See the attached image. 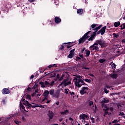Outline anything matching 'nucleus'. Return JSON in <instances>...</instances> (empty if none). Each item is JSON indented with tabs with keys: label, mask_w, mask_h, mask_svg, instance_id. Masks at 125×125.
I'll return each instance as SVG.
<instances>
[{
	"label": "nucleus",
	"mask_w": 125,
	"mask_h": 125,
	"mask_svg": "<svg viewBox=\"0 0 125 125\" xmlns=\"http://www.w3.org/2000/svg\"><path fill=\"white\" fill-rule=\"evenodd\" d=\"M118 108H120V107H122V105L121 104H118Z\"/></svg>",
	"instance_id": "obj_55"
},
{
	"label": "nucleus",
	"mask_w": 125,
	"mask_h": 125,
	"mask_svg": "<svg viewBox=\"0 0 125 125\" xmlns=\"http://www.w3.org/2000/svg\"><path fill=\"white\" fill-rule=\"evenodd\" d=\"M22 104H23V105H25L26 108H31V106H32V104H29V102L26 101V100H25L24 99H21L20 104V109H23V110H24V111H25L26 112H27V111L25 110V106H23Z\"/></svg>",
	"instance_id": "obj_4"
},
{
	"label": "nucleus",
	"mask_w": 125,
	"mask_h": 125,
	"mask_svg": "<svg viewBox=\"0 0 125 125\" xmlns=\"http://www.w3.org/2000/svg\"><path fill=\"white\" fill-rule=\"evenodd\" d=\"M73 77H74L73 82L75 83L76 86L81 87L83 85V83L84 79L80 75H74Z\"/></svg>",
	"instance_id": "obj_3"
},
{
	"label": "nucleus",
	"mask_w": 125,
	"mask_h": 125,
	"mask_svg": "<svg viewBox=\"0 0 125 125\" xmlns=\"http://www.w3.org/2000/svg\"><path fill=\"white\" fill-rule=\"evenodd\" d=\"M110 110L111 112H113V107H110Z\"/></svg>",
	"instance_id": "obj_51"
},
{
	"label": "nucleus",
	"mask_w": 125,
	"mask_h": 125,
	"mask_svg": "<svg viewBox=\"0 0 125 125\" xmlns=\"http://www.w3.org/2000/svg\"><path fill=\"white\" fill-rule=\"evenodd\" d=\"M89 49L91 50V51H93V50H98V49H99V47H98V43H95L93 45L90 46Z\"/></svg>",
	"instance_id": "obj_7"
},
{
	"label": "nucleus",
	"mask_w": 125,
	"mask_h": 125,
	"mask_svg": "<svg viewBox=\"0 0 125 125\" xmlns=\"http://www.w3.org/2000/svg\"><path fill=\"white\" fill-rule=\"evenodd\" d=\"M123 19H124V20H125V16L124 17H123Z\"/></svg>",
	"instance_id": "obj_58"
},
{
	"label": "nucleus",
	"mask_w": 125,
	"mask_h": 125,
	"mask_svg": "<svg viewBox=\"0 0 125 125\" xmlns=\"http://www.w3.org/2000/svg\"><path fill=\"white\" fill-rule=\"evenodd\" d=\"M38 93V91H36L32 94V96H36V97H40L41 96V94H37Z\"/></svg>",
	"instance_id": "obj_14"
},
{
	"label": "nucleus",
	"mask_w": 125,
	"mask_h": 125,
	"mask_svg": "<svg viewBox=\"0 0 125 125\" xmlns=\"http://www.w3.org/2000/svg\"><path fill=\"white\" fill-rule=\"evenodd\" d=\"M121 27L122 28V30H124V29H125V23H123L122 25H121Z\"/></svg>",
	"instance_id": "obj_35"
},
{
	"label": "nucleus",
	"mask_w": 125,
	"mask_h": 125,
	"mask_svg": "<svg viewBox=\"0 0 125 125\" xmlns=\"http://www.w3.org/2000/svg\"><path fill=\"white\" fill-rule=\"evenodd\" d=\"M22 121H26V119H25V118L24 117V116L22 117Z\"/></svg>",
	"instance_id": "obj_46"
},
{
	"label": "nucleus",
	"mask_w": 125,
	"mask_h": 125,
	"mask_svg": "<svg viewBox=\"0 0 125 125\" xmlns=\"http://www.w3.org/2000/svg\"><path fill=\"white\" fill-rule=\"evenodd\" d=\"M39 108H44V105H41V106L39 107Z\"/></svg>",
	"instance_id": "obj_52"
},
{
	"label": "nucleus",
	"mask_w": 125,
	"mask_h": 125,
	"mask_svg": "<svg viewBox=\"0 0 125 125\" xmlns=\"http://www.w3.org/2000/svg\"><path fill=\"white\" fill-rule=\"evenodd\" d=\"M2 93L3 94H8L9 93H10V90L7 88H4L2 90Z\"/></svg>",
	"instance_id": "obj_13"
},
{
	"label": "nucleus",
	"mask_w": 125,
	"mask_h": 125,
	"mask_svg": "<svg viewBox=\"0 0 125 125\" xmlns=\"http://www.w3.org/2000/svg\"><path fill=\"white\" fill-rule=\"evenodd\" d=\"M115 125H121V124H115Z\"/></svg>",
	"instance_id": "obj_61"
},
{
	"label": "nucleus",
	"mask_w": 125,
	"mask_h": 125,
	"mask_svg": "<svg viewBox=\"0 0 125 125\" xmlns=\"http://www.w3.org/2000/svg\"><path fill=\"white\" fill-rule=\"evenodd\" d=\"M117 74H113L111 76V78H112V79H117Z\"/></svg>",
	"instance_id": "obj_32"
},
{
	"label": "nucleus",
	"mask_w": 125,
	"mask_h": 125,
	"mask_svg": "<svg viewBox=\"0 0 125 125\" xmlns=\"http://www.w3.org/2000/svg\"><path fill=\"white\" fill-rule=\"evenodd\" d=\"M28 1H29V2H34V1H35V0H28Z\"/></svg>",
	"instance_id": "obj_43"
},
{
	"label": "nucleus",
	"mask_w": 125,
	"mask_h": 125,
	"mask_svg": "<svg viewBox=\"0 0 125 125\" xmlns=\"http://www.w3.org/2000/svg\"><path fill=\"white\" fill-rule=\"evenodd\" d=\"M99 34H101V32H100V30H99L98 32H97V34L99 35Z\"/></svg>",
	"instance_id": "obj_50"
},
{
	"label": "nucleus",
	"mask_w": 125,
	"mask_h": 125,
	"mask_svg": "<svg viewBox=\"0 0 125 125\" xmlns=\"http://www.w3.org/2000/svg\"><path fill=\"white\" fill-rule=\"evenodd\" d=\"M79 119L80 120H83V121H84V120H88L89 117L84 114H82L80 115Z\"/></svg>",
	"instance_id": "obj_9"
},
{
	"label": "nucleus",
	"mask_w": 125,
	"mask_h": 125,
	"mask_svg": "<svg viewBox=\"0 0 125 125\" xmlns=\"http://www.w3.org/2000/svg\"><path fill=\"white\" fill-rule=\"evenodd\" d=\"M113 36L114 37H115V38H118V37H119V35L116 34L115 33H113Z\"/></svg>",
	"instance_id": "obj_37"
},
{
	"label": "nucleus",
	"mask_w": 125,
	"mask_h": 125,
	"mask_svg": "<svg viewBox=\"0 0 125 125\" xmlns=\"http://www.w3.org/2000/svg\"><path fill=\"white\" fill-rule=\"evenodd\" d=\"M14 123L18 125H19L20 124H21V122L18 121V120H14Z\"/></svg>",
	"instance_id": "obj_26"
},
{
	"label": "nucleus",
	"mask_w": 125,
	"mask_h": 125,
	"mask_svg": "<svg viewBox=\"0 0 125 125\" xmlns=\"http://www.w3.org/2000/svg\"><path fill=\"white\" fill-rule=\"evenodd\" d=\"M106 28L107 27H106V26H104V27H103L101 29V30H100L101 32V35H104V34H105V32H106Z\"/></svg>",
	"instance_id": "obj_12"
},
{
	"label": "nucleus",
	"mask_w": 125,
	"mask_h": 125,
	"mask_svg": "<svg viewBox=\"0 0 125 125\" xmlns=\"http://www.w3.org/2000/svg\"><path fill=\"white\" fill-rule=\"evenodd\" d=\"M47 99V97H45L44 99L42 100V101H44V100H46Z\"/></svg>",
	"instance_id": "obj_42"
},
{
	"label": "nucleus",
	"mask_w": 125,
	"mask_h": 125,
	"mask_svg": "<svg viewBox=\"0 0 125 125\" xmlns=\"http://www.w3.org/2000/svg\"><path fill=\"white\" fill-rule=\"evenodd\" d=\"M89 76H90L91 77H94V75H93L92 74H89Z\"/></svg>",
	"instance_id": "obj_49"
},
{
	"label": "nucleus",
	"mask_w": 125,
	"mask_h": 125,
	"mask_svg": "<svg viewBox=\"0 0 125 125\" xmlns=\"http://www.w3.org/2000/svg\"><path fill=\"white\" fill-rule=\"evenodd\" d=\"M58 76H59V74H58V75H57V77H58Z\"/></svg>",
	"instance_id": "obj_63"
},
{
	"label": "nucleus",
	"mask_w": 125,
	"mask_h": 125,
	"mask_svg": "<svg viewBox=\"0 0 125 125\" xmlns=\"http://www.w3.org/2000/svg\"><path fill=\"white\" fill-rule=\"evenodd\" d=\"M105 61H106V60H105L104 59H102L99 60V62L100 63H104V62H105Z\"/></svg>",
	"instance_id": "obj_30"
},
{
	"label": "nucleus",
	"mask_w": 125,
	"mask_h": 125,
	"mask_svg": "<svg viewBox=\"0 0 125 125\" xmlns=\"http://www.w3.org/2000/svg\"><path fill=\"white\" fill-rule=\"evenodd\" d=\"M62 121H63V119L61 118L60 119V122H62Z\"/></svg>",
	"instance_id": "obj_56"
},
{
	"label": "nucleus",
	"mask_w": 125,
	"mask_h": 125,
	"mask_svg": "<svg viewBox=\"0 0 125 125\" xmlns=\"http://www.w3.org/2000/svg\"><path fill=\"white\" fill-rule=\"evenodd\" d=\"M32 104H34V105H31V107H32V108H37L38 107H41L42 106V105L41 104H34V103H32Z\"/></svg>",
	"instance_id": "obj_16"
},
{
	"label": "nucleus",
	"mask_w": 125,
	"mask_h": 125,
	"mask_svg": "<svg viewBox=\"0 0 125 125\" xmlns=\"http://www.w3.org/2000/svg\"><path fill=\"white\" fill-rule=\"evenodd\" d=\"M78 59H80V58L78 57Z\"/></svg>",
	"instance_id": "obj_64"
},
{
	"label": "nucleus",
	"mask_w": 125,
	"mask_h": 125,
	"mask_svg": "<svg viewBox=\"0 0 125 125\" xmlns=\"http://www.w3.org/2000/svg\"><path fill=\"white\" fill-rule=\"evenodd\" d=\"M67 113H68V110H65L64 111L61 112V114L62 115H66V114H67Z\"/></svg>",
	"instance_id": "obj_28"
},
{
	"label": "nucleus",
	"mask_w": 125,
	"mask_h": 125,
	"mask_svg": "<svg viewBox=\"0 0 125 125\" xmlns=\"http://www.w3.org/2000/svg\"><path fill=\"white\" fill-rule=\"evenodd\" d=\"M26 99H27V100H31V95H26Z\"/></svg>",
	"instance_id": "obj_33"
},
{
	"label": "nucleus",
	"mask_w": 125,
	"mask_h": 125,
	"mask_svg": "<svg viewBox=\"0 0 125 125\" xmlns=\"http://www.w3.org/2000/svg\"><path fill=\"white\" fill-rule=\"evenodd\" d=\"M87 104L88 105H89V106H91V105H93V102L90 101H88L87 102Z\"/></svg>",
	"instance_id": "obj_23"
},
{
	"label": "nucleus",
	"mask_w": 125,
	"mask_h": 125,
	"mask_svg": "<svg viewBox=\"0 0 125 125\" xmlns=\"http://www.w3.org/2000/svg\"><path fill=\"white\" fill-rule=\"evenodd\" d=\"M13 117H15L14 115H10V117H8V119H10V118H13Z\"/></svg>",
	"instance_id": "obj_40"
},
{
	"label": "nucleus",
	"mask_w": 125,
	"mask_h": 125,
	"mask_svg": "<svg viewBox=\"0 0 125 125\" xmlns=\"http://www.w3.org/2000/svg\"><path fill=\"white\" fill-rule=\"evenodd\" d=\"M83 12V9H80L77 10V14H79V15H82Z\"/></svg>",
	"instance_id": "obj_17"
},
{
	"label": "nucleus",
	"mask_w": 125,
	"mask_h": 125,
	"mask_svg": "<svg viewBox=\"0 0 125 125\" xmlns=\"http://www.w3.org/2000/svg\"><path fill=\"white\" fill-rule=\"evenodd\" d=\"M48 94H49V91L47 90H45L43 93V95L45 97H47V96H48Z\"/></svg>",
	"instance_id": "obj_19"
},
{
	"label": "nucleus",
	"mask_w": 125,
	"mask_h": 125,
	"mask_svg": "<svg viewBox=\"0 0 125 125\" xmlns=\"http://www.w3.org/2000/svg\"><path fill=\"white\" fill-rule=\"evenodd\" d=\"M109 103V100L108 99H104V100L102 101V103L103 104H104V103Z\"/></svg>",
	"instance_id": "obj_20"
},
{
	"label": "nucleus",
	"mask_w": 125,
	"mask_h": 125,
	"mask_svg": "<svg viewBox=\"0 0 125 125\" xmlns=\"http://www.w3.org/2000/svg\"><path fill=\"white\" fill-rule=\"evenodd\" d=\"M89 90V88H88V87H82L80 91V93L81 95H83V94H85Z\"/></svg>",
	"instance_id": "obj_6"
},
{
	"label": "nucleus",
	"mask_w": 125,
	"mask_h": 125,
	"mask_svg": "<svg viewBox=\"0 0 125 125\" xmlns=\"http://www.w3.org/2000/svg\"><path fill=\"white\" fill-rule=\"evenodd\" d=\"M52 67H56V64H54L50 65L48 66L49 69H51Z\"/></svg>",
	"instance_id": "obj_31"
},
{
	"label": "nucleus",
	"mask_w": 125,
	"mask_h": 125,
	"mask_svg": "<svg viewBox=\"0 0 125 125\" xmlns=\"http://www.w3.org/2000/svg\"><path fill=\"white\" fill-rule=\"evenodd\" d=\"M91 119L92 122L93 123L94 122V118H91Z\"/></svg>",
	"instance_id": "obj_47"
},
{
	"label": "nucleus",
	"mask_w": 125,
	"mask_h": 125,
	"mask_svg": "<svg viewBox=\"0 0 125 125\" xmlns=\"http://www.w3.org/2000/svg\"><path fill=\"white\" fill-rule=\"evenodd\" d=\"M84 81H85L86 83H91V80L90 79H86L84 80Z\"/></svg>",
	"instance_id": "obj_34"
},
{
	"label": "nucleus",
	"mask_w": 125,
	"mask_h": 125,
	"mask_svg": "<svg viewBox=\"0 0 125 125\" xmlns=\"http://www.w3.org/2000/svg\"><path fill=\"white\" fill-rule=\"evenodd\" d=\"M69 120H70V121H72V122H73V118H69Z\"/></svg>",
	"instance_id": "obj_53"
},
{
	"label": "nucleus",
	"mask_w": 125,
	"mask_h": 125,
	"mask_svg": "<svg viewBox=\"0 0 125 125\" xmlns=\"http://www.w3.org/2000/svg\"><path fill=\"white\" fill-rule=\"evenodd\" d=\"M65 122H66V123H67L68 122V120L66 119Z\"/></svg>",
	"instance_id": "obj_60"
},
{
	"label": "nucleus",
	"mask_w": 125,
	"mask_h": 125,
	"mask_svg": "<svg viewBox=\"0 0 125 125\" xmlns=\"http://www.w3.org/2000/svg\"><path fill=\"white\" fill-rule=\"evenodd\" d=\"M74 52H75V49H73L70 51V54L68 56V58H73L74 55H75V53Z\"/></svg>",
	"instance_id": "obj_11"
},
{
	"label": "nucleus",
	"mask_w": 125,
	"mask_h": 125,
	"mask_svg": "<svg viewBox=\"0 0 125 125\" xmlns=\"http://www.w3.org/2000/svg\"><path fill=\"white\" fill-rule=\"evenodd\" d=\"M46 103H50V101H47Z\"/></svg>",
	"instance_id": "obj_57"
},
{
	"label": "nucleus",
	"mask_w": 125,
	"mask_h": 125,
	"mask_svg": "<svg viewBox=\"0 0 125 125\" xmlns=\"http://www.w3.org/2000/svg\"><path fill=\"white\" fill-rule=\"evenodd\" d=\"M84 69H85V70H89V68L87 67H84Z\"/></svg>",
	"instance_id": "obj_54"
},
{
	"label": "nucleus",
	"mask_w": 125,
	"mask_h": 125,
	"mask_svg": "<svg viewBox=\"0 0 125 125\" xmlns=\"http://www.w3.org/2000/svg\"><path fill=\"white\" fill-rule=\"evenodd\" d=\"M49 117L50 119H52L53 118V112L50 110L49 111L48 114Z\"/></svg>",
	"instance_id": "obj_18"
},
{
	"label": "nucleus",
	"mask_w": 125,
	"mask_h": 125,
	"mask_svg": "<svg viewBox=\"0 0 125 125\" xmlns=\"http://www.w3.org/2000/svg\"><path fill=\"white\" fill-rule=\"evenodd\" d=\"M2 104H5V100H3L2 101Z\"/></svg>",
	"instance_id": "obj_44"
},
{
	"label": "nucleus",
	"mask_w": 125,
	"mask_h": 125,
	"mask_svg": "<svg viewBox=\"0 0 125 125\" xmlns=\"http://www.w3.org/2000/svg\"><path fill=\"white\" fill-rule=\"evenodd\" d=\"M90 32H91V31H89L86 34H85L84 36L82 37V38H80L79 39V43H83V42H85V41H86V40H87V39L89 38V36H88V34H89Z\"/></svg>",
	"instance_id": "obj_5"
},
{
	"label": "nucleus",
	"mask_w": 125,
	"mask_h": 125,
	"mask_svg": "<svg viewBox=\"0 0 125 125\" xmlns=\"http://www.w3.org/2000/svg\"><path fill=\"white\" fill-rule=\"evenodd\" d=\"M119 121L118 120H115L112 121V124H116V123H118Z\"/></svg>",
	"instance_id": "obj_36"
},
{
	"label": "nucleus",
	"mask_w": 125,
	"mask_h": 125,
	"mask_svg": "<svg viewBox=\"0 0 125 125\" xmlns=\"http://www.w3.org/2000/svg\"><path fill=\"white\" fill-rule=\"evenodd\" d=\"M40 84H41L42 87H45V85L44 84V83H43V82H40Z\"/></svg>",
	"instance_id": "obj_27"
},
{
	"label": "nucleus",
	"mask_w": 125,
	"mask_h": 125,
	"mask_svg": "<svg viewBox=\"0 0 125 125\" xmlns=\"http://www.w3.org/2000/svg\"><path fill=\"white\" fill-rule=\"evenodd\" d=\"M112 68H116V64H115V63H113L112 64Z\"/></svg>",
	"instance_id": "obj_39"
},
{
	"label": "nucleus",
	"mask_w": 125,
	"mask_h": 125,
	"mask_svg": "<svg viewBox=\"0 0 125 125\" xmlns=\"http://www.w3.org/2000/svg\"><path fill=\"white\" fill-rule=\"evenodd\" d=\"M2 120V118H0V121Z\"/></svg>",
	"instance_id": "obj_59"
},
{
	"label": "nucleus",
	"mask_w": 125,
	"mask_h": 125,
	"mask_svg": "<svg viewBox=\"0 0 125 125\" xmlns=\"http://www.w3.org/2000/svg\"><path fill=\"white\" fill-rule=\"evenodd\" d=\"M85 54H86V56H89V54H90V51L86 50L85 51Z\"/></svg>",
	"instance_id": "obj_25"
},
{
	"label": "nucleus",
	"mask_w": 125,
	"mask_h": 125,
	"mask_svg": "<svg viewBox=\"0 0 125 125\" xmlns=\"http://www.w3.org/2000/svg\"><path fill=\"white\" fill-rule=\"evenodd\" d=\"M64 48V46L63 45H62L61 47L59 48V49L62 50Z\"/></svg>",
	"instance_id": "obj_38"
},
{
	"label": "nucleus",
	"mask_w": 125,
	"mask_h": 125,
	"mask_svg": "<svg viewBox=\"0 0 125 125\" xmlns=\"http://www.w3.org/2000/svg\"><path fill=\"white\" fill-rule=\"evenodd\" d=\"M103 108H104V111L105 115H109V112H108L107 111L110 108L105 104H103Z\"/></svg>",
	"instance_id": "obj_10"
},
{
	"label": "nucleus",
	"mask_w": 125,
	"mask_h": 125,
	"mask_svg": "<svg viewBox=\"0 0 125 125\" xmlns=\"http://www.w3.org/2000/svg\"><path fill=\"white\" fill-rule=\"evenodd\" d=\"M56 105H59V101L56 102Z\"/></svg>",
	"instance_id": "obj_48"
},
{
	"label": "nucleus",
	"mask_w": 125,
	"mask_h": 125,
	"mask_svg": "<svg viewBox=\"0 0 125 125\" xmlns=\"http://www.w3.org/2000/svg\"><path fill=\"white\" fill-rule=\"evenodd\" d=\"M55 22L57 23V24H58L61 22V19L58 17H56L55 18Z\"/></svg>",
	"instance_id": "obj_15"
},
{
	"label": "nucleus",
	"mask_w": 125,
	"mask_h": 125,
	"mask_svg": "<svg viewBox=\"0 0 125 125\" xmlns=\"http://www.w3.org/2000/svg\"><path fill=\"white\" fill-rule=\"evenodd\" d=\"M96 42L98 43V44L101 45V47H104V46H106V42L103 40H97L96 41Z\"/></svg>",
	"instance_id": "obj_8"
},
{
	"label": "nucleus",
	"mask_w": 125,
	"mask_h": 125,
	"mask_svg": "<svg viewBox=\"0 0 125 125\" xmlns=\"http://www.w3.org/2000/svg\"><path fill=\"white\" fill-rule=\"evenodd\" d=\"M122 115H123V116H124V115H125V114H122Z\"/></svg>",
	"instance_id": "obj_62"
},
{
	"label": "nucleus",
	"mask_w": 125,
	"mask_h": 125,
	"mask_svg": "<svg viewBox=\"0 0 125 125\" xmlns=\"http://www.w3.org/2000/svg\"><path fill=\"white\" fill-rule=\"evenodd\" d=\"M34 78H35V76H34V75H32V76L30 77L31 80H32V79H34Z\"/></svg>",
	"instance_id": "obj_45"
},
{
	"label": "nucleus",
	"mask_w": 125,
	"mask_h": 125,
	"mask_svg": "<svg viewBox=\"0 0 125 125\" xmlns=\"http://www.w3.org/2000/svg\"><path fill=\"white\" fill-rule=\"evenodd\" d=\"M121 24V22L120 21L115 22H114V27H119L120 26V24Z\"/></svg>",
	"instance_id": "obj_21"
},
{
	"label": "nucleus",
	"mask_w": 125,
	"mask_h": 125,
	"mask_svg": "<svg viewBox=\"0 0 125 125\" xmlns=\"http://www.w3.org/2000/svg\"><path fill=\"white\" fill-rule=\"evenodd\" d=\"M65 77L66 79L63 80L60 84V86H67L69 84H71L72 79L69 77V74L67 73H65L62 75L61 80H63V78Z\"/></svg>",
	"instance_id": "obj_1"
},
{
	"label": "nucleus",
	"mask_w": 125,
	"mask_h": 125,
	"mask_svg": "<svg viewBox=\"0 0 125 125\" xmlns=\"http://www.w3.org/2000/svg\"><path fill=\"white\" fill-rule=\"evenodd\" d=\"M49 93H50V95H54V89H51Z\"/></svg>",
	"instance_id": "obj_24"
},
{
	"label": "nucleus",
	"mask_w": 125,
	"mask_h": 125,
	"mask_svg": "<svg viewBox=\"0 0 125 125\" xmlns=\"http://www.w3.org/2000/svg\"><path fill=\"white\" fill-rule=\"evenodd\" d=\"M69 92H70V90H69V89L66 88V89H64V93L65 94H68H68H69Z\"/></svg>",
	"instance_id": "obj_22"
},
{
	"label": "nucleus",
	"mask_w": 125,
	"mask_h": 125,
	"mask_svg": "<svg viewBox=\"0 0 125 125\" xmlns=\"http://www.w3.org/2000/svg\"><path fill=\"white\" fill-rule=\"evenodd\" d=\"M69 94H70L71 96H73V97H75V93L74 92H69Z\"/></svg>",
	"instance_id": "obj_29"
},
{
	"label": "nucleus",
	"mask_w": 125,
	"mask_h": 125,
	"mask_svg": "<svg viewBox=\"0 0 125 125\" xmlns=\"http://www.w3.org/2000/svg\"><path fill=\"white\" fill-rule=\"evenodd\" d=\"M92 29H93V31H94L93 33L91 34L90 37L88 39V41H93L94 40V38H95V36H96V32L102 27V24L98 26V24L94 23L91 26Z\"/></svg>",
	"instance_id": "obj_2"
},
{
	"label": "nucleus",
	"mask_w": 125,
	"mask_h": 125,
	"mask_svg": "<svg viewBox=\"0 0 125 125\" xmlns=\"http://www.w3.org/2000/svg\"><path fill=\"white\" fill-rule=\"evenodd\" d=\"M104 91L105 93H108V92H109V91H107V89H106L104 90Z\"/></svg>",
	"instance_id": "obj_41"
}]
</instances>
